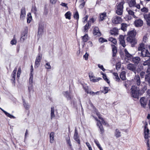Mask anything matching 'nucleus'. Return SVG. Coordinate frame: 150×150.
<instances>
[{"label": "nucleus", "mask_w": 150, "mask_h": 150, "mask_svg": "<svg viewBox=\"0 0 150 150\" xmlns=\"http://www.w3.org/2000/svg\"><path fill=\"white\" fill-rule=\"evenodd\" d=\"M125 74L126 73L125 71H123L121 72L120 74V77L122 80H125L126 79Z\"/></svg>", "instance_id": "nucleus-34"}, {"label": "nucleus", "mask_w": 150, "mask_h": 150, "mask_svg": "<svg viewBox=\"0 0 150 150\" xmlns=\"http://www.w3.org/2000/svg\"><path fill=\"white\" fill-rule=\"evenodd\" d=\"M83 87L85 90L86 92L87 93H89V92L88 91V87L86 85H82Z\"/></svg>", "instance_id": "nucleus-45"}, {"label": "nucleus", "mask_w": 150, "mask_h": 150, "mask_svg": "<svg viewBox=\"0 0 150 150\" xmlns=\"http://www.w3.org/2000/svg\"><path fill=\"white\" fill-rule=\"evenodd\" d=\"M45 68L48 69H50L51 68V67L49 63H47L45 65Z\"/></svg>", "instance_id": "nucleus-64"}, {"label": "nucleus", "mask_w": 150, "mask_h": 150, "mask_svg": "<svg viewBox=\"0 0 150 150\" xmlns=\"http://www.w3.org/2000/svg\"><path fill=\"white\" fill-rule=\"evenodd\" d=\"M145 74V72L142 71L140 73L139 75L141 79L144 78V77L145 78L146 74Z\"/></svg>", "instance_id": "nucleus-47"}, {"label": "nucleus", "mask_w": 150, "mask_h": 150, "mask_svg": "<svg viewBox=\"0 0 150 150\" xmlns=\"http://www.w3.org/2000/svg\"><path fill=\"white\" fill-rule=\"evenodd\" d=\"M121 29L124 32L126 31L128 25L127 24L125 23H122L121 24Z\"/></svg>", "instance_id": "nucleus-33"}, {"label": "nucleus", "mask_w": 150, "mask_h": 150, "mask_svg": "<svg viewBox=\"0 0 150 150\" xmlns=\"http://www.w3.org/2000/svg\"><path fill=\"white\" fill-rule=\"evenodd\" d=\"M143 67L142 64H139L138 66V68L136 69L135 68V72H134L135 74L136 75V73L137 72V73H140L141 71L143 69Z\"/></svg>", "instance_id": "nucleus-24"}, {"label": "nucleus", "mask_w": 150, "mask_h": 150, "mask_svg": "<svg viewBox=\"0 0 150 150\" xmlns=\"http://www.w3.org/2000/svg\"><path fill=\"white\" fill-rule=\"evenodd\" d=\"M99 41L101 43H103L104 42H107V40L104 38H99Z\"/></svg>", "instance_id": "nucleus-56"}, {"label": "nucleus", "mask_w": 150, "mask_h": 150, "mask_svg": "<svg viewBox=\"0 0 150 150\" xmlns=\"http://www.w3.org/2000/svg\"><path fill=\"white\" fill-rule=\"evenodd\" d=\"M121 19L120 17L116 16L113 19L112 22L114 24H118L121 22Z\"/></svg>", "instance_id": "nucleus-16"}, {"label": "nucleus", "mask_w": 150, "mask_h": 150, "mask_svg": "<svg viewBox=\"0 0 150 150\" xmlns=\"http://www.w3.org/2000/svg\"><path fill=\"white\" fill-rule=\"evenodd\" d=\"M98 67L101 69L103 71H104L105 70V69H104L103 65H101L100 64H98Z\"/></svg>", "instance_id": "nucleus-61"}, {"label": "nucleus", "mask_w": 150, "mask_h": 150, "mask_svg": "<svg viewBox=\"0 0 150 150\" xmlns=\"http://www.w3.org/2000/svg\"><path fill=\"white\" fill-rule=\"evenodd\" d=\"M91 26V25L89 24V23H87L86 25L84 26V31L87 32L88 30L89 29Z\"/></svg>", "instance_id": "nucleus-38"}, {"label": "nucleus", "mask_w": 150, "mask_h": 150, "mask_svg": "<svg viewBox=\"0 0 150 150\" xmlns=\"http://www.w3.org/2000/svg\"><path fill=\"white\" fill-rule=\"evenodd\" d=\"M54 133L53 132H50V142L52 143L53 142L54 138Z\"/></svg>", "instance_id": "nucleus-35"}, {"label": "nucleus", "mask_w": 150, "mask_h": 150, "mask_svg": "<svg viewBox=\"0 0 150 150\" xmlns=\"http://www.w3.org/2000/svg\"><path fill=\"white\" fill-rule=\"evenodd\" d=\"M108 40L111 41L114 44L116 45L117 44V40L115 38H109Z\"/></svg>", "instance_id": "nucleus-51"}, {"label": "nucleus", "mask_w": 150, "mask_h": 150, "mask_svg": "<svg viewBox=\"0 0 150 150\" xmlns=\"http://www.w3.org/2000/svg\"><path fill=\"white\" fill-rule=\"evenodd\" d=\"M28 90L29 93V98H30L31 97V93H33L34 92L33 84L29 85Z\"/></svg>", "instance_id": "nucleus-23"}, {"label": "nucleus", "mask_w": 150, "mask_h": 150, "mask_svg": "<svg viewBox=\"0 0 150 150\" xmlns=\"http://www.w3.org/2000/svg\"><path fill=\"white\" fill-rule=\"evenodd\" d=\"M127 41L131 44L132 47H134L137 43L136 38H127Z\"/></svg>", "instance_id": "nucleus-8"}, {"label": "nucleus", "mask_w": 150, "mask_h": 150, "mask_svg": "<svg viewBox=\"0 0 150 150\" xmlns=\"http://www.w3.org/2000/svg\"><path fill=\"white\" fill-rule=\"evenodd\" d=\"M136 35V32L134 30L129 31L127 33L128 36L127 38H135Z\"/></svg>", "instance_id": "nucleus-14"}, {"label": "nucleus", "mask_w": 150, "mask_h": 150, "mask_svg": "<svg viewBox=\"0 0 150 150\" xmlns=\"http://www.w3.org/2000/svg\"><path fill=\"white\" fill-rule=\"evenodd\" d=\"M100 79H102L101 78L99 77V78H98L97 79H90V80L91 81H92L93 82H98V81L100 80Z\"/></svg>", "instance_id": "nucleus-57"}, {"label": "nucleus", "mask_w": 150, "mask_h": 150, "mask_svg": "<svg viewBox=\"0 0 150 150\" xmlns=\"http://www.w3.org/2000/svg\"><path fill=\"white\" fill-rule=\"evenodd\" d=\"M112 57H115L116 56L117 52V49L116 47L114 45H112Z\"/></svg>", "instance_id": "nucleus-25"}, {"label": "nucleus", "mask_w": 150, "mask_h": 150, "mask_svg": "<svg viewBox=\"0 0 150 150\" xmlns=\"http://www.w3.org/2000/svg\"><path fill=\"white\" fill-rule=\"evenodd\" d=\"M119 39L120 44L123 47H125L126 46V45L124 40L125 38H119Z\"/></svg>", "instance_id": "nucleus-40"}, {"label": "nucleus", "mask_w": 150, "mask_h": 150, "mask_svg": "<svg viewBox=\"0 0 150 150\" xmlns=\"http://www.w3.org/2000/svg\"><path fill=\"white\" fill-rule=\"evenodd\" d=\"M136 65L132 63H129L127 65V69L133 72H135Z\"/></svg>", "instance_id": "nucleus-13"}, {"label": "nucleus", "mask_w": 150, "mask_h": 150, "mask_svg": "<svg viewBox=\"0 0 150 150\" xmlns=\"http://www.w3.org/2000/svg\"><path fill=\"white\" fill-rule=\"evenodd\" d=\"M107 17L106 13V12H103L100 13L99 15V21H101L106 18Z\"/></svg>", "instance_id": "nucleus-17"}, {"label": "nucleus", "mask_w": 150, "mask_h": 150, "mask_svg": "<svg viewBox=\"0 0 150 150\" xmlns=\"http://www.w3.org/2000/svg\"><path fill=\"white\" fill-rule=\"evenodd\" d=\"M145 81L150 86V73L147 74L145 77Z\"/></svg>", "instance_id": "nucleus-29"}, {"label": "nucleus", "mask_w": 150, "mask_h": 150, "mask_svg": "<svg viewBox=\"0 0 150 150\" xmlns=\"http://www.w3.org/2000/svg\"><path fill=\"white\" fill-rule=\"evenodd\" d=\"M127 11L129 15L133 16V17L134 18L135 17V16L134 15V13L133 11L130 9L128 10V9H127Z\"/></svg>", "instance_id": "nucleus-46"}, {"label": "nucleus", "mask_w": 150, "mask_h": 150, "mask_svg": "<svg viewBox=\"0 0 150 150\" xmlns=\"http://www.w3.org/2000/svg\"><path fill=\"white\" fill-rule=\"evenodd\" d=\"M125 3V2L122 1L119 4H117L116 6L115 10L116 13L117 15H121L123 13V5Z\"/></svg>", "instance_id": "nucleus-2"}, {"label": "nucleus", "mask_w": 150, "mask_h": 150, "mask_svg": "<svg viewBox=\"0 0 150 150\" xmlns=\"http://www.w3.org/2000/svg\"><path fill=\"white\" fill-rule=\"evenodd\" d=\"M16 40L15 39V38H13V39L11 40L10 42L11 44L12 45L16 44Z\"/></svg>", "instance_id": "nucleus-60"}, {"label": "nucleus", "mask_w": 150, "mask_h": 150, "mask_svg": "<svg viewBox=\"0 0 150 150\" xmlns=\"http://www.w3.org/2000/svg\"><path fill=\"white\" fill-rule=\"evenodd\" d=\"M149 130L148 129H147L146 131H144V138L146 139H148L149 135Z\"/></svg>", "instance_id": "nucleus-42"}, {"label": "nucleus", "mask_w": 150, "mask_h": 150, "mask_svg": "<svg viewBox=\"0 0 150 150\" xmlns=\"http://www.w3.org/2000/svg\"><path fill=\"white\" fill-rule=\"evenodd\" d=\"M129 6L130 7H134L136 4L135 0H130L128 3Z\"/></svg>", "instance_id": "nucleus-32"}, {"label": "nucleus", "mask_w": 150, "mask_h": 150, "mask_svg": "<svg viewBox=\"0 0 150 150\" xmlns=\"http://www.w3.org/2000/svg\"><path fill=\"white\" fill-rule=\"evenodd\" d=\"M110 33L111 35H118V30L116 28H114L110 30Z\"/></svg>", "instance_id": "nucleus-19"}, {"label": "nucleus", "mask_w": 150, "mask_h": 150, "mask_svg": "<svg viewBox=\"0 0 150 150\" xmlns=\"http://www.w3.org/2000/svg\"><path fill=\"white\" fill-rule=\"evenodd\" d=\"M114 135L117 138L120 137L121 135V132L117 129H116L115 130Z\"/></svg>", "instance_id": "nucleus-31"}, {"label": "nucleus", "mask_w": 150, "mask_h": 150, "mask_svg": "<svg viewBox=\"0 0 150 150\" xmlns=\"http://www.w3.org/2000/svg\"><path fill=\"white\" fill-rule=\"evenodd\" d=\"M144 65H148V67L150 68V58L148 59L146 61H144L143 63Z\"/></svg>", "instance_id": "nucleus-41"}, {"label": "nucleus", "mask_w": 150, "mask_h": 150, "mask_svg": "<svg viewBox=\"0 0 150 150\" xmlns=\"http://www.w3.org/2000/svg\"><path fill=\"white\" fill-rule=\"evenodd\" d=\"M134 79L136 83L138 86H139L141 83L139 75L138 74L135 75L134 78Z\"/></svg>", "instance_id": "nucleus-21"}, {"label": "nucleus", "mask_w": 150, "mask_h": 150, "mask_svg": "<svg viewBox=\"0 0 150 150\" xmlns=\"http://www.w3.org/2000/svg\"><path fill=\"white\" fill-rule=\"evenodd\" d=\"M97 115L98 116V118L101 121V123H102V124H103V125H108V124L107 123V122H105L103 118L101 117L100 115V114L99 113H97Z\"/></svg>", "instance_id": "nucleus-27"}, {"label": "nucleus", "mask_w": 150, "mask_h": 150, "mask_svg": "<svg viewBox=\"0 0 150 150\" xmlns=\"http://www.w3.org/2000/svg\"><path fill=\"white\" fill-rule=\"evenodd\" d=\"M114 75L115 77V79H116V81L119 82L120 81V79L117 73H114L113 74Z\"/></svg>", "instance_id": "nucleus-54"}, {"label": "nucleus", "mask_w": 150, "mask_h": 150, "mask_svg": "<svg viewBox=\"0 0 150 150\" xmlns=\"http://www.w3.org/2000/svg\"><path fill=\"white\" fill-rule=\"evenodd\" d=\"M147 99L145 97H142L140 99V103L141 106L143 108L146 107L147 104Z\"/></svg>", "instance_id": "nucleus-11"}, {"label": "nucleus", "mask_w": 150, "mask_h": 150, "mask_svg": "<svg viewBox=\"0 0 150 150\" xmlns=\"http://www.w3.org/2000/svg\"><path fill=\"white\" fill-rule=\"evenodd\" d=\"M109 88L106 87H103L104 91V93L106 94L108 92V91L109 89H108Z\"/></svg>", "instance_id": "nucleus-62"}, {"label": "nucleus", "mask_w": 150, "mask_h": 150, "mask_svg": "<svg viewBox=\"0 0 150 150\" xmlns=\"http://www.w3.org/2000/svg\"><path fill=\"white\" fill-rule=\"evenodd\" d=\"M74 139L79 144V146L80 145V141L79 137H74Z\"/></svg>", "instance_id": "nucleus-53"}, {"label": "nucleus", "mask_w": 150, "mask_h": 150, "mask_svg": "<svg viewBox=\"0 0 150 150\" xmlns=\"http://www.w3.org/2000/svg\"><path fill=\"white\" fill-rule=\"evenodd\" d=\"M71 14L70 11H68L66 12L65 14V16L66 19L70 20L71 19Z\"/></svg>", "instance_id": "nucleus-37"}, {"label": "nucleus", "mask_w": 150, "mask_h": 150, "mask_svg": "<svg viewBox=\"0 0 150 150\" xmlns=\"http://www.w3.org/2000/svg\"><path fill=\"white\" fill-rule=\"evenodd\" d=\"M141 11L144 13V17L146 21L147 25L150 26V13L148 14H145L148 12V8L144 7L141 9Z\"/></svg>", "instance_id": "nucleus-3"}, {"label": "nucleus", "mask_w": 150, "mask_h": 150, "mask_svg": "<svg viewBox=\"0 0 150 150\" xmlns=\"http://www.w3.org/2000/svg\"><path fill=\"white\" fill-rule=\"evenodd\" d=\"M124 52L125 54V56L127 58L128 60H129L131 59H132L133 57V55L129 53L126 49H125Z\"/></svg>", "instance_id": "nucleus-22"}, {"label": "nucleus", "mask_w": 150, "mask_h": 150, "mask_svg": "<svg viewBox=\"0 0 150 150\" xmlns=\"http://www.w3.org/2000/svg\"><path fill=\"white\" fill-rule=\"evenodd\" d=\"M103 77L104 79L108 83V84H110V81L108 79L106 74H104V75H103Z\"/></svg>", "instance_id": "nucleus-49"}, {"label": "nucleus", "mask_w": 150, "mask_h": 150, "mask_svg": "<svg viewBox=\"0 0 150 150\" xmlns=\"http://www.w3.org/2000/svg\"><path fill=\"white\" fill-rule=\"evenodd\" d=\"M28 32V28L27 27H26L24 28V30L22 32L21 34V38L23 37H26Z\"/></svg>", "instance_id": "nucleus-26"}, {"label": "nucleus", "mask_w": 150, "mask_h": 150, "mask_svg": "<svg viewBox=\"0 0 150 150\" xmlns=\"http://www.w3.org/2000/svg\"><path fill=\"white\" fill-rule=\"evenodd\" d=\"M42 57V55L40 54H39L38 56L36 57L34 67L35 68H37L39 66Z\"/></svg>", "instance_id": "nucleus-6"}, {"label": "nucleus", "mask_w": 150, "mask_h": 150, "mask_svg": "<svg viewBox=\"0 0 150 150\" xmlns=\"http://www.w3.org/2000/svg\"><path fill=\"white\" fill-rule=\"evenodd\" d=\"M134 24L136 27H140L142 26L143 24V21L141 19H136L134 22Z\"/></svg>", "instance_id": "nucleus-9"}, {"label": "nucleus", "mask_w": 150, "mask_h": 150, "mask_svg": "<svg viewBox=\"0 0 150 150\" xmlns=\"http://www.w3.org/2000/svg\"><path fill=\"white\" fill-rule=\"evenodd\" d=\"M131 90V94L132 96L135 98H138L139 91V88L138 87L134 86H132Z\"/></svg>", "instance_id": "nucleus-4"}, {"label": "nucleus", "mask_w": 150, "mask_h": 150, "mask_svg": "<svg viewBox=\"0 0 150 150\" xmlns=\"http://www.w3.org/2000/svg\"><path fill=\"white\" fill-rule=\"evenodd\" d=\"M66 140L67 143L69 144L70 147H71V144L69 136H68V137L66 138Z\"/></svg>", "instance_id": "nucleus-48"}, {"label": "nucleus", "mask_w": 150, "mask_h": 150, "mask_svg": "<svg viewBox=\"0 0 150 150\" xmlns=\"http://www.w3.org/2000/svg\"><path fill=\"white\" fill-rule=\"evenodd\" d=\"M44 26L42 25H39V26L38 28V35L39 37H40L43 33Z\"/></svg>", "instance_id": "nucleus-20"}, {"label": "nucleus", "mask_w": 150, "mask_h": 150, "mask_svg": "<svg viewBox=\"0 0 150 150\" xmlns=\"http://www.w3.org/2000/svg\"><path fill=\"white\" fill-rule=\"evenodd\" d=\"M17 70V68L16 67H15L14 68V70L13 71L12 74L11 75V76L12 78V79H11L12 81H13V82H12L13 83L15 84V78H16V73Z\"/></svg>", "instance_id": "nucleus-18"}, {"label": "nucleus", "mask_w": 150, "mask_h": 150, "mask_svg": "<svg viewBox=\"0 0 150 150\" xmlns=\"http://www.w3.org/2000/svg\"><path fill=\"white\" fill-rule=\"evenodd\" d=\"M93 33L94 35L96 36L97 37H100L101 35V33L100 31L99 28L97 26L94 28Z\"/></svg>", "instance_id": "nucleus-7"}, {"label": "nucleus", "mask_w": 150, "mask_h": 150, "mask_svg": "<svg viewBox=\"0 0 150 150\" xmlns=\"http://www.w3.org/2000/svg\"><path fill=\"white\" fill-rule=\"evenodd\" d=\"M95 21V20L94 18H91L88 21V23H89V24H90L91 25V23H93Z\"/></svg>", "instance_id": "nucleus-58"}, {"label": "nucleus", "mask_w": 150, "mask_h": 150, "mask_svg": "<svg viewBox=\"0 0 150 150\" xmlns=\"http://www.w3.org/2000/svg\"><path fill=\"white\" fill-rule=\"evenodd\" d=\"M83 40V43L82 45L83 47L85 45L84 43L87 41L88 40H89V38H82Z\"/></svg>", "instance_id": "nucleus-59"}, {"label": "nucleus", "mask_w": 150, "mask_h": 150, "mask_svg": "<svg viewBox=\"0 0 150 150\" xmlns=\"http://www.w3.org/2000/svg\"><path fill=\"white\" fill-rule=\"evenodd\" d=\"M33 75H30L29 79V84H33Z\"/></svg>", "instance_id": "nucleus-50"}, {"label": "nucleus", "mask_w": 150, "mask_h": 150, "mask_svg": "<svg viewBox=\"0 0 150 150\" xmlns=\"http://www.w3.org/2000/svg\"><path fill=\"white\" fill-rule=\"evenodd\" d=\"M147 45L142 43L138 47L139 55L142 57H147L150 58V53L147 49Z\"/></svg>", "instance_id": "nucleus-1"}, {"label": "nucleus", "mask_w": 150, "mask_h": 150, "mask_svg": "<svg viewBox=\"0 0 150 150\" xmlns=\"http://www.w3.org/2000/svg\"><path fill=\"white\" fill-rule=\"evenodd\" d=\"M71 104H73V106L74 108H77V105L76 103V101L74 100H72L71 101Z\"/></svg>", "instance_id": "nucleus-55"}, {"label": "nucleus", "mask_w": 150, "mask_h": 150, "mask_svg": "<svg viewBox=\"0 0 150 150\" xmlns=\"http://www.w3.org/2000/svg\"><path fill=\"white\" fill-rule=\"evenodd\" d=\"M96 120L98 122L97 123V125L99 129H100V133L102 134L104 132V130L103 126L102 125L100 120H98V119H96Z\"/></svg>", "instance_id": "nucleus-10"}, {"label": "nucleus", "mask_w": 150, "mask_h": 150, "mask_svg": "<svg viewBox=\"0 0 150 150\" xmlns=\"http://www.w3.org/2000/svg\"><path fill=\"white\" fill-rule=\"evenodd\" d=\"M23 105L25 109L26 110H29L30 107V105H28V103H26L24 99H23Z\"/></svg>", "instance_id": "nucleus-39"}, {"label": "nucleus", "mask_w": 150, "mask_h": 150, "mask_svg": "<svg viewBox=\"0 0 150 150\" xmlns=\"http://www.w3.org/2000/svg\"><path fill=\"white\" fill-rule=\"evenodd\" d=\"M73 17L74 19L76 20L78 22L79 18V15L77 11L74 13Z\"/></svg>", "instance_id": "nucleus-36"}, {"label": "nucleus", "mask_w": 150, "mask_h": 150, "mask_svg": "<svg viewBox=\"0 0 150 150\" xmlns=\"http://www.w3.org/2000/svg\"><path fill=\"white\" fill-rule=\"evenodd\" d=\"M0 109L6 115L7 117H10L11 118H15L16 117L13 116V115L10 114L9 113H8L5 110H4L3 109H2L1 108H0Z\"/></svg>", "instance_id": "nucleus-28"}, {"label": "nucleus", "mask_w": 150, "mask_h": 150, "mask_svg": "<svg viewBox=\"0 0 150 150\" xmlns=\"http://www.w3.org/2000/svg\"><path fill=\"white\" fill-rule=\"evenodd\" d=\"M27 22L28 23H30L32 19V18L30 13H28L27 17Z\"/></svg>", "instance_id": "nucleus-30"}, {"label": "nucleus", "mask_w": 150, "mask_h": 150, "mask_svg": "<svg viewBox=\"0 0 150 150\" xmlns=\"http://www.w3.org/2000/svg\"><path fill=\"white\" fill-rule=\"evenodd\" d=\"M94 142L100 150H103L101 147L100 144H99L97 140H95Z\"/></svg>", "instance_id": "nucleus-52"}, {"label": "nucleus", "mask_w": 150, "mask_h": 150, "mask_svg": "<svg viewBox=\"0 0 150 150\" xmlns=\"http://www.w3.org/2000/svg\"><path fill=\"white\" fill-rule=\"evenodd\" d=\"M37 11V9L36 6L35 5L33 6L31 9V11L35 15H36Z\"/></svg>", "instance_id": "nucleus-44"}, {"label": "nucleus", "mask_w": 150, "mask_h": 150, "mask_svg": "<svg viewBox=\"0 0 150 150\" xmlns=\"http://www.w3.org/2000/svg\"><path fill=\"white\" fill-rule=\"evenodd\" d=\"M63 94L64 96L67 98L68 100H71L72 98V96H71V92H69L68 91L63 92L62 93Z\"/></svg>", "instance_id": "nucleus-12"}, {"label": "nucleus", "mask_w": 150, "mask_h": 150, "mask_svg": "<svg viewBox=\"0 0 150 150\" xmlns=\"http://www.w3.org/2000/svg\"><path fill=\"white\" fill-rule=\"evenodd\" d=\"M140 60V58L138 57H132L131 61L135 65H137L139 61Z\"/></svg>", "instance_id": "nucleus-15"}, {"label": "nucleus", "mask_w": 150, "mask_h": 150, "mask_svg": "<svg viewBox=\"0 0 150 150\" xmlns=\"http://www.w3.org/2000/svg\"><path fill=\"white\" fill-rule=\"evenodd\" d=\"M103 92V91H97L96 92H94L93 91H90L89 92V94L93 96L95 94H99Z\"/></svg>", "instance_id": "nucleus-43"}, {"label": "nucleus", "mask_w": 150, "mask_h": 150, "mask_svg": "<svg viewBox=\"0 0 150 150\" xmlns=\"http://www.w3.org/2000/svg\"><path fill=\"white\" fill-rule=\"evenodd\" d=\"M26 11L25 8L24 7L21 8L20 14V19L23 21L25 18Z\"/></svg>", "instance_id": "nucleus-5"}, {"label": "nucleus", "mask_w": 150, "mask_h": 150, "mask_svg": "<svg viewBox=\"0 0 150 150\" xmlns=\"http://www.w3.org/2000/svg\"><path fill=\"white\" fill-rule=\"evenodd\" d=\"M85 2L84 1H83L81 4L79 6V8L81 9L83 8L85 4Z\"/></svg>", "instance_id": "nucleus-63"}]
</instances>
